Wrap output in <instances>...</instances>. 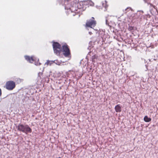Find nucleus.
Here are the masks:
<instances>
[{"label":"nucleus","instance_id":"f257e3e1","mask_svg":"<svg viewBox=\"0 0 158 158\" xmlns=\"http://www.w3.org/2000/svg\"><path fill=\"white\" fill-rule=\"evenodd\" d=\"M16 128L18 131L23 132L26 134L31 133L32 132V129L27 125H24L19 124L17 126Z\"/></svg>","mask_w":158,"mask_h":158},{"label":"nucleus","instance_id":"f03ea898","mask_svg":"<svg viewBox=\"0 0 158 158\" xmlns=\"http://www.w3.org/2000/svg\"><path fill=\"white\" fill-rule=\"evenodd\" d=\"M52 43L54 53L57 56H60V54L62 52V46L58 42H53Z\"/></svg>","mask_w":158,"mask_h":158},{"label":"nucleus","instance_id":"7ed1b4c3","mask_svg":"<svg viewBox=\"0 0 158 158\" xmlns=\"http://www.w3.org/2000/svg\"><path fill=\"white\" fill-rule=\"evenodd\" d=\"M62 52L64 55L66 57H69L71 53L69 47L66 44L62 46Z\"/></svg>","mask_w":158,"mask_h":158},{"label":"nucleus","instance_id":"20e7f679","mask_svg":"<svg viewBox=\"0 0 158 158\" xmlns=\"http://www.w3.org/2000/svg\"><path fill=\"white\" fill-rule=\"evenodd\" d=\"M87 3L86 1H81L77 3L76 6H77V9H79L80 11H82L85 10Z\"/></svg>","mask_w":158,"mask_h":158},{"label":"nucleus","instance_id":"39448f33","mask_svg":"<svg viewBox=\"0 0 158 158\" xmlns=\"http://www.w3.org/2000/svg\"><path fill=\"white\" fill-rule=\"evenodd\" d=\"M96 22L94 20V18L92 17L91 19L87 20L85 27L86 28L90 27L92 28L93 27H94L96 26Z\"/></svg>","mask_w":158,"mask_h":158},{"label":"nucleus","instance_id":"423d86ee","mask_svg":"<svg viewBox=\"0 0 158 158\" xmlns=\"http://www.w3.org/2000/svg\"><path fill=\"white\" fill-rule=\"evenodd\" d=\"M15 87V82L11 81H8L6 85V88L8 90H13Z\"/></svg>","mask_w":158,"mask_h":158},{"label":"nucleus","instance_id":"0eeeda50","mask_svg":"<svg viewBox=\"0 0 158 158\" xmlns=\"http://www.w3.org/2000/svg\"><path fill=\"white\" fill-rule=\"evenodd\" d=\"M77 3L74 4L73 6H72L69 8V10L71 12H74L75 13H78L80 12V10L79 9H77V6H76Z\"/></svg>","mask_w":158,"mask_h":158},{"label":"nucleus","instance_id":"6e6552de","mask_svg":"<svg viewBox=\"0 0 158 158\" xmlns=\"http://www.w3.org/2000/svg\"><path fill=\"white\" fill-rule=\"evenodd\" d=\"M25 59L30 63H32L34 61L33 56H25Z\"/></svg>","mask_w":158,"mask_h":158},{"label":"nucleus","instance_id":"1a4fd4ad","mask_svg":"<svg viewBox=\"0 0 158 158\" xmlns=\"http://www.w3.org/2000/svg\"><path fill=\"white\" fill-rule=\"evenodd\" d=\"M114 109L116 112H120L121 111L122 109L120 105L118 104L115 107Z\"/></svg>","mask_w":158,"mask_h":158},{"label":"nucleus","instance_id":"9d476101","mask_svg":"<svg viewBox=\"0 0 158 158\" xmlns=\"http://www.w3.org/2000/svg\"><path fill=\"white\" fill-rule=\"evenodd\" d=\"M54 62L53 61H50L49 60H47V62L45 63V65L48 66V65L51 66L52 64H53Z\"/></svg>","mask_w":158,"mask_h":158},{"label":"nucleus","instance_id":"9b49d317","mask_svg":"<svg viewBox=\"0 0 158 158\" xmlns=\"http://www.w3.org/2000/svg\"><path fill=\"white\" fill-rule=\"evenodd\" d=\"M86 2H87V5L88 6H93L94 5V3L92 1L90 0H88L86 1Z\"/></svg>","mask_w":158,"mask_h":158},{"label":"nucleus","instance_id":"f8f14e48","mask_svg":"<svg viewBox=\"0 0 158 158\" xmlns=\"http://www.w3.org/2000/svg\"><path fill=\"white\" fill-rule=\"evenodd\" d=\"M144 120L146 122H149L151 121V119L148 118L147 116H145L144 118Z\"/></svg>","mask_w":158,"mask_h":158},{"label":"nucleus","instance_id":"ddd939ff","mask_svg":"<svg viewBox=\"0 0 158 158\" xmlns=\"http://www.w3.org/2000/svg\"><path fill=\"white\" fill-rule=\"evenodd\" d=\"M133 27L131 26H129L128 27V29L129 31H131L133 30Z\"/></svg>","mask_w":158,"mask_h":158},{"label":"nucleus","instance_id":"4468645a","mask_svg":"<svg viewBox=\"0 0 158 158\" xmlns=\"http://www.w3.org/2000/svg\"><path fill=\"white\" fill-rule=\"evenodd\" d=\"M1 94H2L1 90L0 89V96L1 95Z\"/></svg>","mask_w":158,"mask_h":158},{"label":"nucleus","instance_id":"2eb2a0df","mask_svg":"<svg viewBox=\"0 0 158 158\" xmlns=\"http://www.w3.org/2000/svg\"><path fill=\"white\" fill-rule=\"evenodd\" d=\"M89 34L90 35H91V34H92V32H89Z\"/></svg>","mask_w":158,"mask_h":158},{"label":"nucleus","instance_id":"dca6fc26","mask_svg":"<svg viewBox=\"0 0 158 158\" xmlns=\"http://www.w3.org/2000/svg\"><path fill=\"white\" fill-rule=\"evenodd\" d=\"M18 80L19 81V82H20V81H21V79H18Z\"/></svg>","mask_w":158,"mask_h":158},{"label":"nucleus","instance_id":"f3484780","mask_svg":"<svg viewBox=\"0 0 158 158\" xmlns=\"http://www.w3.org/2000/svg\"><path fill=\"white\" fill-rule=\"evenodd\" d=\"M150 5L151 6H152V5L151 4V3H150Z\"/></svg>","mask_w":158,"mask_h":158},{"label":"nucleus","instance_id":"a211bd4d","mask_svg":"<svg viewBox=\"0 0 158 158\" xmlns=\"http://www.w3.org/2000/svg\"><path fill=\"white\" fill-rule=\"evenodd\" d=\"M65 9H67L68 10V9H66V7H65Z\"/></svg>","mask_w":158,"mask_h":158}]
</instances>
